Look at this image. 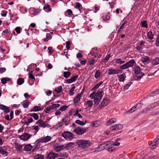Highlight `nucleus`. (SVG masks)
Returning <instances> with one entry per match:
<instances>
[{
	"instance_id": "nucleus-1",
	"label": "nucleus",
	"mask_w": 159,
	"mask_h": 159,
	"mask_svg": "<svg viewBox=\"0 0 159 159\" xmlns=\"http://www.w3.org/2000/svg\"><path fill=\"white\" fill-rule=\"evenodd\" d=\"M76 143L79 148L84 149L90 145L91 142L89 140H80L77 141Z\"/></svg>"
},
{
	"instance_id": "nucleus-2",
	"label": "nucleus",
	"mask_w": 159,
	"mask_h": 159,
	"mask_svg": "<svg viewBox=\"0 0 159 159\" xmlns=\"http://www.w3.org/2000/svg\"><path fill=\"white\" fill-rule=\"evenodd\" d=\"M134 71L135 75V79L136 80H140L144 75V73L141 72L140 68L139 66L135 67Z\"/></svg>"
},
{
	"instance_id": "nucleus-3",
	"label": "nucleus",
	"mask_w": 159,
	"mask_h": 159,
	"mask_svg": "<svg viewBox=\"0 0 159 159\" xmlns=\"http://www.w3.org/2000/svg\"><path fill=\"white\" fill-rule=\"evenodd\" d=\"M86 129L82 128L81 127L78 126L75 128L73 132L78 135H82L86 131Z\"/></svg>"
},
{
	"instance_id": "nucleus-4",
	"label": "nucleus",
	"mask_w": 159,
	"mask_h": 159,
	"mask_svg": "<svg viewBox=\"0 0 159 159\" xmlns=\"http://www.w3.org/2000/svg\"><path fill=\"white\" fill-rule=\"evenodd\" d=\"M109 100V99L107 97L104 98L102 103L98 106V109H101L106 106L108 104Z\"/></svg>"
},
{
	"instance_id": "nucleus-5",
	"label": "nucleus",
	"mask_w": 159,
	"mask_h": 159,
	"mask_svg": "<svg viewBox=\"0 0 159 159\" xmlns=\"http://www.w3.org/2000/svg\"><path fill=\"white\" fill-rule=\"evenodd\" d=\"M73 134L69 132H64L62 134V136L63 137L65 138L66 139H68L71 140L73 138Z\"/></svg>"
},
{
	"instance_id": "nucleus-6",
	"label": "nucleus",
	"mask_w": 159,
	"mask_h": 159,
	"mask_svg": "<svg viewBox=\"0 0 159 159\" xmlns=\"http://www.w3.org/2000/svg\"><path fill=\"white\" fill-rule=\"evenodd\" d=\"M32 136V134H30L28 133H25L22 135L19 136V138L24 141L28 140Z\"/></svg>"
},
{
	"instance_id": "nucleus-7",
	"label": "nucleus",
	"mask_w": 159,
	"mask_h": 159,
	"mask_svg": "<svg viewBox=\"0 0 159 159\" xmlns=\"http://www.w3.org/2000/svg\"><path fill=\"white\" fill-rule=\"evenodd\" d=\"M123 128L122 125L120 124H116L111 127L110 129L111 130L117 131L122 129Z\"/></svg>"
},
{
	"instance_id": "nucleus-8",
	"label": "nucleus",
	"mask_w": 159,
	"mask_h": 159,
	"mask_svg": "<svg viewBox=\"0 0 159 159\" xmlns=\"http://www.w3.org/2000/svg\"><path fill=\"white\" fill-rule=\"evenodd\" d=\"M51 139V137L50 136H47L43 138H41L38 140V141L40 143H46L50 141Z\"/></svg>"
},
{
	"instance_id": "nucleus-9",
	"label": "nucleus",
	"mask_w": 159,
	"mask_h": 159,
	"mask_svg": "<svg viewBox=\"0 0 159 159\" xmlns=\"http://www.w3.org/2000/svg\"><path fill=\"white\" fill-rule=\"evenodd\" d=\"M58 157V155L55 153L50 152L48 155L47 159H54L55 158Z\"/></svg>"
},
{
	"instance_id": "nucleus-10",
	"label": "nucleus",
	"mask_w": 159,
	"mask_h": 159,
	"mask_svg": "<svg viewBox=\"0 0 159 159\" xmlns=\"http://www.w3.org/2000/svg\"><path fill=\"white\" fill-rule=\"evenodd\" d=\"M120 71V70L110 69L108 70V74L109 75L116 74L119 73Z\"/></svg>"
},
{
	"instance_id": "nucleus-11",
	"label": "nucleus",
	"mask_w": 159,
	"mask_h": 159,
	"mask_svg": "<svg viewBox=\"0 0 159 159\" xmlns=\"http://www.w3.org/2000/svg\"><path fill=\"white\" fill-rule=\"evenodd\" d=\"M36 124L43 128L48 127V125L46 124L45 123L41 120H39L37 121Z\"/></svg>"
},
{
	"instance_id": "nucleus-12",
	"label": "nucleus",
	"mask_w": 159,
	"mask_h": 159,
	"mask_svg": "<svg viewBox=\"0 0 159 159\" xmlns=\"http://www.w3.org/2000/svg\"><path fill=\"white\" fill-rule=\"evenodd\" d=\"M78 77V75H75L71 77V78L67 80L66 81V83H70L73 82L75 81Z\"/></svg>"
},
{
	"instance_id": "nucleus-13",
	"label": "nucleus",
	"mask_w": 159,
	"mask_h": 159,
	"mask_svg": "<svg viewBox=\"0 0 159 159\" xmlns=\"http://www.w3.org/2000/svg\"><path fill=\"white\" fill-rule=\"evenodd\" d=\"M141 61L144 64L149 63L150 62V58L148 56L142 57Z\"/></svg>"
},
{
	"instance_id": "nucleus-14",
	"label": "nucleus",
	"mask_w": 159,
	"mask_h": 159,
	"mask_svg": "<svg viewBox=\"0 0 159 159\" xmlns=\"http://www.w3.org/2000/svg\"><path fill=\"white\" fill-rule=\"evenodd\" d=\"M0 109L4 111V112L6 113H8L10 111L8 107L2 104H0Z\"/></svg>"
},
{
	"instance_id": "nucleus-15",
	"label": "nucleus",
	"mask_w": 159,
	"mask_h": 159,
	"mask_svg": "<svg viewBox=\"0 0 159 159\" xmlns=\"http://www.w3.org/2000/svg\"><path fill=\"white\" fill-rule=\"evenodd\" d=\"M106 148V147L105 146L104 143L103 144H102L100 146H99L97 148V150H95L93 151V152H98L99 151H101L103 150Z\"/></svg>"
},
{
	"instance_id": "nucleus-16",
	"label": "nucleus",
	"mask_w": 159,
	"mask_h": 159,
	"mask_svg": "<svg viewBox=\"0 0 159 159\" xmlns=\"http://www.w3.org/2000/svg\"><path fill=\"white\" fill-rule=\"evenodd\" d=\"M43 109V108L41 107H40L37 106H35L34 107L33 109L30 110V112L32 111H39L42 110Z\"/></svg>"
},
{
	"instance_id": "nucleus-17",
	"label": "nucleus",
	"mask_w": 159,
	"mask_h": 159,
	"mask_svg": "<svg viewBox=\"0 0 159 159\" xmlns=\"http://www.w3.org/2000/svg\"><path fill=\"white\" fill-rule=\"evenodd\" d=\"M106 148H110L114 144V142L112 141H108L104 143Z\"/></svg>"
},
{
	"instance_id": "nucleus-18",
	"label": "nucleus",
	"mask_w": 159,
	"mask_h": 159,
	"mask_svg": "<svg viewBox=\"0 0 159 159\" xmlns=\"http://www.w3.org/2000/svg\"><path fill=\"white\" fill-rule=\"evenodd\" d=\"M117 120L115 118H112L110 119L108 121L106 122V125H109L112 124L116 122Z\"/></svg>"
},
{
	"instance_id": "nucleus-19",
	"label": "nucleus",
	"mask_w": 159,
	"mask_h": 159,
	"mask_svg": "<svg viewBox=\"0 0 159 159\" xmlns=\"http://www.w3.org/2000/svg\"><path fill=\"white\" fill-rule=\"evenodd\" d=\"M103 92L102 90H99L96 93V98L101 99L102 96V93Z\"/></svg>"
},
{
	"instance_id": "nucleus-20",
	"label": "nucleus",
	"mask_w": 159,
	"mask_h": 159,
	"mask_svg": "<svg viewBox=\"0 0 159 159\" xmlns=\"http://www.w3.org/2000/svg\"><path fill=\"white\" fill-rule=\"evenodd\" d=\"M64 148L63 145L58 146L54 148V150L56 152H59Z\"/></svg>"
},
{
	"instance_id": "nucleus-21",
	"label": "nucleus",
	"mask_w": 159,
	"mask_h": 159,
	"mask_svg": "<svg viewBox=\"0 0 159 159\" xmlns=\"http://www.w3.org/2000/svg\"><path fill=\"white\" fill-rule=\"evenodd\" d=\"M74 143L73 142H70L67 144L64 147L67 149H69L70 148H73Z\"/></svg>"
},
{
	"instance_id": "nucleus-22",
	"label": "nucleus",
	"mask_w": 159,
	"mask_h": 159,
	"mask_svg": "<svg viewBox=\"0 0 159 159\" xmlns=\"http://www.w3.org/2000/svg\"><path fill=\"white\" fill-rule=\"evenodd\" d=\"M81 98V94L80 93L78 94L76 96L74 100V102L75 104L77 103L80 100Z\"/></svg>"
},
{
	"instance_id": "nucleus-23",
	"label": "nucleus",
	"mask_w": 159,
	"mask_h": 159,
	"mask_svg": "<svg viewBox=\"0 0 159 159\" xmlns=\"http://www.w3.org/2000/svg\"><path fill=\"white\" fill-rule=\"evenodd\" d=\"M32 148V146L30 144H27L25 145L24 148V150L25 151H30L31 150Z\"/></svg>"
},
{
	"instance_id": "nucleus-24",
	"label": "nucleus",
	"mask_w": 159,
	"mask_h": 159,
	"mask_svg": "<svg viewBox=\"0 0 159 159\" xmlns=\"http://www.w3.org/2000/svg\"><path fill=\"white\" fill-rule=\"evenodd\" d=\"M0 153L2 155L7 156L8 153L4 150L2 148L0 147Z\"/></svg>"
},
{
	"instance_id": "nucleus-25",
	"label": "nucleus",
	"mask_w": 159,
	"mask_h": 159,
	"mask_svg": "<svg viewBox=\"0 0 159 159\" xmlns=\"http://www.w3.org/2000/svg\"><path fill=\"white\" fill-rule=\"evenodd\" d=\"M158 146L157 144L155 143L153 141L152 142L150 145V148L152 149H154L156 148V147Z\"/></svg>"
},
{
	"instance_id": "nucleus-26",
	"label": "nucleus",
	"mask_w": 159,
	"mask_h": 159,
	"mask_svg": "<svg viewBox=\"0 0 159 159\" xmlns=\"http://www.w3.org/2000/svg\"><path fill=\"white\" fill-rule=\"evenodd\" d=\"M125 78V74L124 73L121 75L119 77V80L120 82H123Z\"/></svg>"
},
{
	"instance_id": "nucleus-27",
	"label": "nucleus",
	"mask_w": 159,
	"mask_h": 159,
	"mask_svg": "<svg viewBox=\"0 0 159 159\" xmlns=\"http://www.w3.org/2000/svg\"><path fill=\"white\" fill-rule=\"evenodd\" d=\"M147 36L149 39L150 40H152L153 39L154 36L153 34L152 33V32L150 31L148 32L147 33Z\"/></svg>"
},
{
	"instance_id": "nucleus-28",
	"label": "nucleus",
	"mask_w": 159,
	"mask_h": 159,
	"mask_svg": "<svg viewBox=\"0 0 159 159\" xmlns=\"http://www.w3.org/2000/svg\"><path fill=\"white\" fill-rule=\"evenodd\" d=\"M135 61L133 60H131L129 61L128 62H127V64L128 66L129 67H131L133 66L134 63Z\"/></svg>"
},
{
	"instance_id": "nucleus-29",
	"label": "nucleus",
	"mask_w": 159,
	"mask_h": 159,
	"mask_svg": "<svg viewBox=\"0 0 159 159\" xmlns=\"http://www.w3.org/2000/svg\"><path fill=\"white\" fill-rule=\"evenodd\" d=\"M75 123L77 124H79L80 125L83 126L85 125L87 122L86 121H85V123L83 121H81L77 120L75 121Z\"/></svg>"
},
{
	"instance_id": "nucleus-30",
	"label": "nucleus",
	"mask_w": 159,
	"mask_h": 159,
	"mask_svg": "<svg viewBox=\"0 0 159 159\" xmlns=\"http://www.w3.org/2000/svg\"><path fill=\"white\" fill-rule=\"evenodd\" d=\"M101 124V122L99 121H95L92 123V126L94 127H97Z\"/></svg>"
},
{
	"instance_id": "nucleus-31",
	"label": "nucleus",
	"mask_w": 159,
	"mask_h": 159,
	"mask_svg": "<svg viewBox=\"0 0 159 159\" xmlns=\"http://www.w3.org/2000/svg\"><path fill=\"white\" fill-rule=\"evenodd\" d=\"M30 116L33 117L34 119L35 120H37L39 119V116L35 113L31 114Z\"/></svg>"
},
{
	"instance_id": "nucleus-32",
	"label": "nucleus",
	"mask_w": 159,
	"mask_h": 159,
	"mask_svg": "<svg viewBox=\"0 0 159 159\" xmlns=\"http://www.w3.org/2000/svg\"><path fill=\"white\" fill-rule=\"evenodd\" d=\"M101 99L95 97L94 99V104L96 106L98 105Z\"/></svg>"
},
{
	"instance_id": "nucleus-33",
	"label": "nucleus",
	"mask_w": 159,
	"mask_h": 159,
	"mask_svg": "<svg viewBox=\"0 0 159 159\" xmlns=\"http://www.w3.org/2000/svg\"><path fill=\"white\" fill-rule=\"evenodd\" d=\"M24 82V79L19 78L17 81V84L19 85H21Z\"/></svg>"
},
{
	"instance_id": "nucleus-34",
	"label": "nucleus",
	"mask_w": 159,
	"mask_h": 159,
	"mask_svg": "<svg viewBox=\"0 0 159 159\" xmlns=\"http://www.w3.org/2000/svg\"><path fill=\"white\" fill-rule=\"evenodd\" d=\"M71 75V73L69 71H64L63 72V75L64 77L67 78H68Z\"/></svg>"
},
{
	"instance_id": "nucleus-35",
	"label": "nucleus",
	"mask_w": 159,
	"mask_h": 159,
	"mask_svg": "<svg viewBox=\"0 0 159 159\" xmlns=\"http://www.w3.org/2000/svg\"><path fill=\"white\" fill-rule=\"evenodd\" d=\"M44 157L41 154H38L35 155L34 157V159H44Z\"/></svg>"
},
{
	"instance_id": "nucleus-36",
	"label": "nucleus",
	"mask_w": 159,
	"mask_h": 159,
	"mask_svg": "<svg viewBox=\"0 0 159 159\" xmlns=\"http://www.w3.org/2000/svg\"><path fill=\"white\" fill-rule=\"evenodd\" d=\"M55 90L57 94H58L61 92L62 90V87L61 86H59L57 89H55Z\"/></svg>"
},
{
	"instance_id": "nucleus-37",
	"label": "nucleus",
	"mask_w": 159,
	"mask_h": 159,
	"mask_svg": "<svg viewBox=\"0 0 159 159\" xmlns=\"http://www.w3.org/2000/svg\"><path fill=\"white\" fill-rule=\"evenodd\" d=\"M9 80L10 79L8 78H2L1 80V82L3 84H4L7 83V82L9 81Z\"/></svg>"
},
{
	"instance_id": "nucleus-38",
	"label": "nucleus",
	"mask_w": 159,
	"mask_h": 159,
	"mask_svg": "<svg viewBox=\"0 0 159 159\" xmlns=\"http://www.w3.org/2000/svg\"><path fill=\"white\" fill-rule=\"evenodd\" d=\"M103 82L101 81L99 83L96 85L92 89V90H94L98 89L99 87L102 84Z\"/></svg>"
},
{
	"instance_id": "nucleus-39",
	"label": "nucleus",
	"mask_w": 159,
	"mask_h": 159,
	"mask_svg": "<svg viewBox=\"0 0 159 159\" xmlns=\"http://www.w3.org/2000/svg\"><path fill=\"white\" fill-rule=\"evenodd\" d=\"M93 102L91 100H89L86 102V103L85 104L86 105H87L89 107H91L93 106Z\"/></svg>"
},
{
	"instance_id": "nucleus-40",
	"label": "nucleus",
	"mask_w": 159,
	"mask_h": 159,
	"mask_svg": "<svg viewBox=\"0 0 159 159\" xmlns=\"http://www.w3.org/2000/svg\"><path fill=\"white\" fill-rule=\"evenodd\" d=\"M75 7L77 9H78L80 11L82 8L81 4L78 2L76 3Z\"/></svg>"
},
{
	"instance_id": "nucleus-41",
	"label": "nucleus",
	"mask_w": 159,
	"mask_h": 159,
	"mask_svg": "<svg viewBox=\"0 0 159 159\" xmlns=\"http://www.w3.org/2000/svg\"><path fill=\"white\" fill-rule=\"evenodd\" d=\"M33 14L35 16L37 14H38L40 11V10L39 9H35L34 8L33 10Z\"/></svg>"
},
{
	"instance_id": "nucleus-42",
	"label": "nucleus",
	"mask_w": 159,
	"mask_h": 159,
	"mask_svg": "<svg viewBox=\"0 0 159 159\" xmlns=\"http://www.w3.org/2000/svg\"><path fill=\"white\" fill-rule=\"evenodd\" d=\"M155 45L156 47H159V35H158L156 38Z\"/></svg>"
},
{
	"instance_id": "nucleus-43",
	"label": "nucleus",
	"mask_w": 159,
	"mask_h": 159,
	"mask_svg": "<svg viewBox=\"0 0 159 159\" xmlns=\"http://www.w3.org/2000/svg\"><path fill=\"white\" fill-rule=\"evenodd\" d=\"M15 145L17 146V150L20 152H21L22 150V146L18 144H15Z\"/></svg>"
},
{
	"instance_id": "nucleus-44",
	"label": "nucleus",
	"mask_w": 159,
	"mask_h": 159,
	"mask_svg": "<svg viewBox=\"0 0 159 159\" xmlns=\"http://www.w3.org/2000/svg\"><path fill=\"white\" fill-rule=\"evenodd\" d=\"M136 108V106H134V107L131 108L129 110L126 112V113L128 112H132L134 111L135 110V109Z\"/></svg>"
},
{
	"instance_id": "nucleus-45",
	"label": "nucleus",
	"mask_w": 159,
	"mask_h": 159,
	"mask_svg": "<svg viewBox=\"0 0 159 159\" xmlns=\"http://www.w3.org/2000/svg\"><path fill=\"white\" fill-rule=\"evenodd\" d=\"M153 63L154 65L159 64V57L156 58L153 61Z\"/></svg>"
},
{
	"instance_id": "nucleus-46",
	"label": "nucleus",
	"mask_w": 159,
	"mask_h": 159,
	"mask_svg": "<svg viewBox=\"0 0 159 159\" xmlns=\"http://www.w3.org/2000/svg\"><path fill=\"white\" fill-rule=\"evenodd\" d=\"M128 67H129L128 66L127 63H126L125 64L123 65L122 66H121L120 68L121 69H127Z\"/></svg>"
},
{
	"instance_id": "nucleus-47",
	"label": "nucleus",
	"mask_w": 159,
	"mask_h": 159,
	"mask_svg": "<svg viewBox=\"0 0 159 159\" xmlns=\"http://www.w3.org/2000/svg\"><path fill=\"white\" fill-rule=\"evenodd\" d=\"M88 61L90 65H92L94 64L95 61V60L93 58H91L89 59Z\"/></svg>"
},
{
	"instance_id": "nucleus-48",
	"label": "nucleus",
	"mask_w": 159,
	"mask_h": 159,
	"mask_svg": "<svg viewBox=\"0 0 159 159\" xmlns=\"http://www.w3.org/2000/svg\"><path fill=\"white\" fill-rule=\"evenodd\" d=\"M60 156L64 157H68V154L66 153H60Z\"/></svg>"
},
{
	"instance_id": "nucleus-49",
	"label": "nucleus",
	"mask_w": 159,
	"mask_h": 159,
	"mask_svg": "<svg viewBox=\"0 0 159 159\" xmlns=\"http://www.w3.org/2000/svg\"><path fill=\"white\" fill-rule=\"evenodd\" d=\"M71 43V42L68 41L66 43V47L67 49L68 50L70 48V44Z\"/></svg>"
},
{
	"instance_id": "nucleus-50",
	"label": "nucleus",
	"mask_w": 159,
	"mask_h": 159,
	"mask_svg": "<svg viewBox=\"0 0 159 159\" xmlns=\"http://www.w3.org/2000/svg\"><path fill=\"white\" fill-rule=\"evenodd\" d=\"M125 62L124 61H122L120 59H116V63L117 64H122Z\"/></svg>"
},
{
	"instance_id": "nucleus-51",
	"label": "nucleus",
	"mask_w": 159,
	"mask_h": 159,
	"mask_svg": "<svg viewBox=\"0 0 159 159\" xmlns=\"http://www.w3.org/2000/svg\"><path fill=\"white\" fill-rule=\"evenodd\" d=\"M75 87V86H73L72 88L70 90V95H72L74 94L73 91L74 90Z\"/></svg>"
},
{
	"instance_id": "nucleus-52",
	"label": "nucleus",
	"mask_w": 159,
	"mask_h": 159,
	"mask_svg": "<svg viewBox=\"0 0 159 159\" xmlns=\"http://www.w3.org/2000/svg\"><path fill=\"white\" fill-rule=\"evenodd\" d=\"M29 104L30 102L27 101L25 102V103H24L22 104V106L24 108H26L28 107Z\"/></svg>"
},
{
	"instance_id": "nucleus-53",
	"label": "nucleus",
	"mask_w": 159,
	"mask_h": 159,
	"mask_svg": "<svg viewBox=\"0 0 159 159\" xmlns=\"http://www.w3.org/2000/svg\"><path fill=\"white\" fill-rule=\"evenodd\" d=\"M153 141L158 145L159 143V135L157 136Z\"/></svg>"
},
{
	"instance_id": "nucleus-54",
	"label": "nucleus",
	"mask_w": 159,
	"mask_h": 159,
	"mask_svg": "<svg viewBox=\"0 0 159 159\" xmlns=\"http://www.w3.org/2000/svg\"><path fill=\"white\" fill-rule=\"evenodd\" d=\"M100 76V72L98 71L97 70L95 74L94 75V77L96 78H97L98 77H99Z\"/></svg>"
},
{
	"instance_id": "nucleus-55",
	"label": "nucleus",
	"mask_w": 159,
	"mask_h": 159,
	"mask_svg": "<svg viewBox=\"0 0 159 159\" xmlns=\"http://www.w3.org/2000/svg\"><path fill=\"white\" fill-rule=\"evenodd\" d=\"M132 83L131 82H129L127 84L125 85L124 87V89H128L130 86L131 85Z\"/></svg>"
},
{
	"instance_id": "nucleus-56",
	"label": "nucleus",
	"mask_w": 159,
	"mask_h": 159,
	"mask_svg": "<svg viewBox=\"0 0 159 159\" xmlns=\"http://www.w3.org/2000/svg\"><path fill=\"white\" fill-rule=\"evenodd\" d=\"M142 26L143 27H144L147 28L148 27V25L147 24V21H144L143 22H142L141 23Z\"/></svg>"
},
{
	"instance_id": "nucleus-57",
	"label": "nucleus",
	"mask_w": 159,
	"mask_h": 159,
	"mask_svg": "<svg viewBox=\"0 0 159 159\" xmlns=\"http://www.w3.org/2000/svg\"><path fill=\"white\" fill-rule=\"evenodd\" d=\"M107 150L109 152H112L113 151H115V149H114V148H113V147H111L108 148H107Z\"/></svg>"
},
{
	"instance_id": "nucleus-58",
	"label": "nucleus",
	"mask_w": 159,
	"mask_h": 159,
	"mask_svg": "<svg viewBox=\"0 0 159 159\" xmlns=\"http://www.w3.org/2000/svg\"><path fill=\"white\" fill-rule=\"evenodd\" d=\"M51 110H52L50 106L49 107H47L46 108L44 111L46 113H48Z\"/></svg>"
},
{
	"instance_id": "nucleus-59",
	"label": "nucleus",
	"mask_w": 159,
	"mask_h": 159,
	"mask_svg": "<svg viewBox=\"0 0 159 159\" xmlns=\"http://www.w3.org/2000/svg\"><path fill=\"white\" fill-rule=\"evenodd\" d=\"M67 107H68L67 106H64L61 107L60 109L61 111H62L65 110L67 108Z\"/></svg>"
},
{
	"instance_id": "nucleus-60",
	"label": "nucleus",
	"mask_w": 159,
	"mask_h": 159,
	"mask_svg": "<svg viewBox=\"0 0 159 159\" xmlns=\"http://www.w3.org/2000/svg\"><path fill=\"white\" fill-rule=\"evenodd\" d=\"M96 96V93L95 92H93V93H91L90 95V97L92 98H93L95 96Z\"/></svg>"
},
{
	"instance_id": "nucleus-61",
	"label": "nucleus",
	"mask_w": 159,
	"mask_h": 159,
	"mask_svg": "<svg viewBox=\"0 0 159 159\" xmlns=\"http://www.w3.org/2000/svg\"><path fill=\"white\" fill-rule=\"evenodd\" d=\"M15 30L18 34H19L20 32V28L19 27H16L15 29Z\"/></svg>"
},
{
	"instance_id": "nucleus-62",
	"label": "nucleus",
	"mask_w": 159,
	"mask_h": 159,
	"mask_svg": "<svg viewBox=\"0 0 159 159\" xmlns=\"http://www.w3.org/2000/svg\"><path fill=\"white\" fill-rule=\"evenodd\" d=\"M48 9V11H51V9L50 8V6L49 5H47L46 6H45L43 7V9Z\"/></svg>"
},
{
	"instance_id": "nucleus-63",
	"label": "nucleus",
	"mask_w": 159,
	"mask_h": 159,
	"mask_svg": "<svg viewBox=\"0 0 159 159\" xmlns=\"http://www.w3.org/2000/svg\"><path fill=\"white\" fill-rule=\"evenodd\" d=\"M66 11L68 15H71L72 14V11L70 9H68Z\"/></svg>"
},
{
	"instance_id": "nucleus-64",
	"label": "nucleus",
	"mask_w": 159,
	"mask_h": 159,
	"mask_svg": "<svg viewBox=\"0 0 159 159\" xmlns=\"http://www.w3.org/2000/svg\"><path fill=\"white\" fill-rule=\"evenodd\" d=\"M6 69L5 68H0V73H2L5 72Z\"/></svg>"
}]
</instances>
